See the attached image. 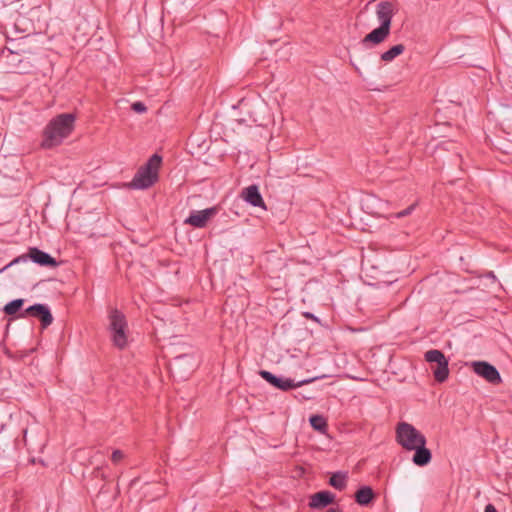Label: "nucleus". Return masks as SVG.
Listing matches in <instances>:
<instances>
[{
  "instance_id": "1",
  "label": "nucleus",
  "mask_w": 512,
  "mask_h": 512,
  "mask_svg": "<svg viewBox=\"0 0 512 512\" xmlns=\"http://www.w3.org/2000/svg\"><path fill=\"white\" fill-rule=\"evenodd\" d=\"M75 119L72 113H63L54 117L43 131L41 146L51 149L60 145L73 131Z\"/></svg>"
},
{
  "instance_id": "2",
  "label": "nucleus",
  "mask_w": 512,
  "mask_h": 512,
  "mask_svg": "<svg viewBox=\"0 0 512 512\" xmlns=\"http://www.w3.org/2000/svg\"><path fill=\"white\" fill-rule=\"evenodd\" d=\"M162 163V157L153 154L146 164L141 166L134 175L130 187L134 189H147L158 180V171Z\"/></svg>"
},
{
  "instance_id": "3",
  "label": "nucleus",
  "mask_w": 512,
  "mask_h": 512,
  "mask_svg": "<svg viewBox=\"0 0 512 512\" xmlns=\"http://www.w3.org/2000/svg\"><path fill=\"white\" fill-rule=\"evenodd\" d=\"M397 442L406 450L412 451L419 445H426L425 436L413 425L401 422L396 428Z\"/></svg>"
},
{
  "instance_id": "4",
  "label": "nucleus",
  "mask_w": 512,
  "mask_h": 512,
  "mask_svg": "<svg viewBox=\"0 0 512 512\" xmlns=\"http://www.w3.org/2000/svg\"><path fill=\"white\" fill-rule=\"evenodd\" d=\"M109 330L114 345L123 349L127 345V321L118 309H111L109 313Z\"/></svg>"
},
{
  "instance_id": "5",
  "label": "nucleus",
  "mask_w": 512,
  "mask_h": 512,
  "mask_svg": "<svg viewBox=\"0 0 512 512\" xmlns=\"http://www.w3.org/2000/svg\"><path fill=\"white\" fill-rule=\"evenodd\" d=\"M30 259L32 262L44 266V267H57L58 262L55 258H53L50 254L40 250L37 247H31L28 250L27 254L20 255L16 258H14L10 263H8L6 266H4L2 269H0V273L7 270L9 267L19 264V263H26Z\"/></svg>"
},
{
  "instance_id": "6",
  "label": "nucleus",
  "mask_w": 512,
  "mask_h": 512,
  "mask_svg": "<svg viewBox=\"0 0 512 512\" xmlns=\"http://www.w3.org/2000/svg\"><path fill=\"white\" fill-rule=\"evenodd\" d=\"M424 359L431 365L434 378L437 382H444L449 376L448 359L444 353L437 349L428 350Z\"/></svg>"
},
{
  "instance_id": "7",
  "label": "nucleus",
  "mask_w": 512,
  "mask_h": 512,
  "mask_svg": "<svg viewBox=\"0 0 512 512\" xmlns=\"http://www.w3.org/2000/svg\"><path fill=\"white\" fill-rule=\"evenodd\" d=\"M259 375L265 381H267L270 385H272L273 387H275L279 390H282V391H289L291 389L311 383L320 378V377H313V378L304 379V380L295 382L294 380H292L290 378L278 377L267 370H260Z\"/></svg>"
},
{
  "instance_id": "8",
  "label": "nucleus",
  "mask_w": 512,
  "mask_h": 512,
  "mask_svg": "<svg viewBox=\"0 0 512 512\" xmlns=\"http://www.w3.org/2000/svg\"><path fill=\"white\" fill-rule=\"evenodd\" d=\"M471 367L478 376L491 384H499L502 381L496 367L486 361H473Z\"/></svg>"
},
{
  "instance_id": "9",
  "label": "nucleus",
  "mask_w": 512,
  "mask_h": 512,
  "mask_svg": "<svg viewBox=\"0 0 512 512\" xmlns=\"http://www.w3.org/2000/svg\"><path fill=\"white\" fill-rule=\"evenodd\" d=\"M27 315L38 318L43 328H47L53 322V316L45 304L37 303L28 307L18 315V318H24Z\"/></svg>"
},
{
  "instance_id": "10",
  "label": "nucleus",
  "mask_w": 512,
  "mask_h": 512,
  "mask_svg": "<svg viewBox=\"0 0 512 512\" xmlns=\"http://www.w3.org/2000/svg\"><path fill=\"white\" fill-rule=\"evenodd\" d=\"M216 213V207H211L199 211H192L189 217L185 219L184 223L196 228H203L206 226L208 220L216 215Z\"/></svg>"
},
{
  "instance_id": "11",
  "label": "nucleus",
  "mask_w": 512,
  "mask_h": 512,
  "mask_svg": "<svg viewBox=\"0 0 512 512\" xmlns=\"http://www.w3.org/2000/svg\"><path fill=\"white\" fill-rule=\"evenodd\" d=\"M377 19L380 26L391 28V22L394 15L393 4L388 1H382L377 5L376 9Z\"/></svg>"
},
{
  "instance_id": "12",
  "label": "nucleus",
  "mask_w": 512,
  "mask_h": 512,
  "mask_svg": "<svg viewBox=\"0 0 512 512\" xmlns=\"http://www.w3.org/2000/svg\"><path fill=\"white\" fill-rule=\"evenodd\" d=\"M241 195L242 198L250 205L266 209L264 200L257 185H250L244 188Z\"/></svg>"
},
{
  "instance_id": "13",
  "label": "nucleus",
  "mask_w": 512,
  "mask_h": 512,
  "mask_svg": "<svg viewBox=\"0 0 512 512\" xmlns=\"http://www.w3.org/2000/svg\"><path fill=\"white\" fill-rule=\"evenodd\" d=\"M390 29L385 28L383 26H379L376 29L372 30L368 33L362 40L361 44L363 46H367L368 44L378 45L385 41V39L389 36Z\"/></svg>"
},
{
  "instance_id": "14",
  "label": "nucleus",
  "mask_w": 512,
  "mask_h": 512,
  "mask_svg": "<svg viewBox=\"0 0 512 512\" xmlns=\"http://www.w3.org/2000/svg\"><path fill=\"white\" fill-rule=\"evenodd\" d=\"M335 496L330 491H320L310 498L309 506L312 509H321L334 502Z\"/></svg>"
},
{
  "instance_id": "15",
  "label": "nucleus",
  "mask_w": 512,
  "mask_h": 512,
  "mask_svg": "<svg viewBox=\"0 0 512 512\" xmlns=\"http://www.w3.org/2000/svg\"><path fill=\"white\" fill-rule=\"evenodd\" d=\"M415 451L412 462L420 467L426 466L432 459L431 451L426 448V445H419L413 449Z\"/></svg>"
},
{
  "instance_id": "16",
  "label": "nucleus",
  "mask_w": 512,
  "mask_h": 512,
  "mask_svg": "<svg viewBox=\"0 0 512 512\" xmlns=\"http://www.w3.org/2000/svg\"><path fill=\"white\" fill-rule=\"evenodd\" d=\"M374 498V492L371 487L363 486L355 493V501L361 505H368Z\"/></svg>"
},
{
  "instance_id": "17",
  "label": "nucleus",
  "mask_w": 512,
  "mask_h": 512,
  "mask_svg": "<svg viewBox=\"0 0 512 512\" xmlns=\"http://www.w3.org/2000/svg\"><path fill=\"white\" fill-rule=\"evenodd\" d=\"M405 50V46L403 44H397L391 47L389 50L383 52L380 56L381 60L384 62H391L397 56L401 55Z\"/></svg>"
},
{
  "instance_id": "18",
  "label": "nucleus",
  "mask_w": 512,
  "mask_h": 512,
  "mask_svg": "<svg viewBox=\"0 0 512 512\" xmlns=\"http://www.w3.org/2000/svg\"><path fill=\"white\" fill-rule=\"evenodd\" d=\"M346 480V473L336 472L331 476L329 484L337 490H343L346 487Z\"/></svg>"
},
{
  "instance_id": "19",
  "label": "nucleus",
  "mask_w": 512,
  "mask_h": 512,
  "mask_svg": "<svg viewBox=\"0 0 512 512\" xmlns=\"http://www.w3.org/2000/svg\"><path fill=\"white\" fill-rule=\"evenodd\" d=\"M309 422L313 429L318 432L325 433L328 427L326 419L321 415H312L309 418Z\"/></svg>"
},
{
  "instance_id": "20",
  "label": "nucleus",
  "mask_w": 512,
  "mask_h": 512,
  "mask_svg": "<svg viewBox=\"0 0 512 512\" xmlns=\"http://www.w3.org/2000/svg\"><path fill=\"white\" fill-rule=\"evenodd\" d=\"M25 300L22 299V298H19V299H14L12 301H10L9 303H7L4 307H3V312L6 314V315H14L16 314L18 311L21 310L23 304H24Z\"/></svg>"
},
{
  "instance_id": "21",
  "label": "nucleus",
  "mask_w": 512,
  "mask_h": 512,
  "mask_svg": "<svg viewBox=\"0 0 512 512\" xmlns=\"http://www.w3.org/2000/svg\"><path fill=\"white\" fill-rule=\"evenodd\" d=\"M2 56L8 59V63L14 67H18L23 62V60L19 58V53L10 48H5L2 51Z\"/></svg>"
},
{
  "instance_id": "22",
  "label": "nucleus",
  "mask_w": 512,
  "mask_h": 512,
  "mask_svg": "<svg viewBox=\"0 0 512 512\" xmlns=\"http://www.w3.org/2000/svg\"><path fill=\"white\" fill-rule=\"evenodd\" d=\"M415 207H416V203H413L409 207H407L406 209H404V210H402V211H400L398 213L391 214L387 218L388 219H393V218L399 219V218L406 217V216L410 215L414 211Z\"/></svg>"
},
{
  "instance_id": "23",
  "label": "nucleus",
  "mask_w": 512,
  "mask_h": 512,
  "mask_svg": "<svg viewBox=\"0 0 512 512\" xmlns=\"http://www.w3.org/2000/svg\"><path fill=\"white\" fill-rule=\"evenodd\" d=\"M131 108L136 113H144L147 110V107L145 106V104L140 101L134 102L132 104Z\"/></svg>"
},
{
  "instance_id": "24",
  "label": "nucleus",
  "mask_w": 512,
  "mask_h": 512,
  "mask_svg": "<svg viewBox=\"0 0 512 512\" xmlns=\"http://www.w3.org/2000/svg\"><path fill=\"white\" fill-rule=\"evenodd\" d=\"M124 458V454L121 450H114L113 453H112V456H111V460L114 462V463H118L120 462L122 459Z\"/></svg>"
},
{
  "instance_id": "25",
  "label": "nucleus",
  "mask_w": 512,
  "mask_h": 512,
  "mask_svg": "<svg viewBox=\"0 0 512 512\" xmlns=\"http://www.w3.org/2000/svg\"><path fill=\"white\" fill-rule=\"evenodd\" d=\"M302 315L306 318V319H311L317 323H320V320L318 317H316L313 313L311 312H303Z\"/></svg>"
},
{
  "instance_id": "26",
  "label": "nucleus",
  "mask_w": 512,
  "mask_h": 512,
  "mask_svg": "<svg viewBox=\"0 0 512 512\" xmlns=\"http://www.w3.org/2000/svg\"><path fill=\"white\" fill-rule=\"evenodd\" d=\"M485 512H497L496 508L492 504H488L485 507Z\"/></svg>"
},
{
  "instance_id": "27",
  "label": "nucleus",
  "mask_w": 512,
  "mask_h": 512,
  "mask_svg": "<svg viewBox=\"0 0 512 512\" xmlns=\"http://www.w3.org/2000/svg\"><path fill=\"white\" fill-rule=\"evenodd\" d=\"M94 473L96 476H101L102 479H105V475L101 472V469L98 467L95 469Z\"/></svg>"
},
{
  "instance_id": "28",
  "label": "nucleus",
  "mask_w": 512,
  "mask_h": 512,
  "mask_svg": "<svg viewBox=\"0 0 512 512\" xmlns=\"http://www.w3.org/2000/svg\"><path fill=\"white\" fill-rule=\"evenodd\" d=\"M18 72H19V73H26V72H28V70H27L25 67H23V68H20V67H19Z\"/></svg>"
},
{
  "instance_id": "29",
  "label": "nucleus",
  "mask_w": 512,
  "mask_h": 512,
  "mask_svg": "<svg viewBox=\"0 0 512 512\" xmlns=\"http://www.w3.org/2000/svg\"><path fill=\"white\" fill-rule=\"evenodd\" d=\"M328 512H341L339 508H330Z\"/></svg>"
},
{
  "instance_id": "30",
  "label": "nucleus",
  "mask_w": 512,
  "mask_h": 512,
  "mask_svg": "<svg viewBox=\"0 0 512 512\" xmlns=\"http://www.w3.org/2000/svg\"><path fill=\"white\" fill-rule=\"evenodd\" d=\"M27 430H24V439L26 438Z\"/></svg>"
},
{
  "instance_id": "31",
  "label": "nucleus",
  "mask_w": 512,
  "mask_h": 512,
  "mask_svg": "<svg viewBox=\"0 0 512 512\" xmlns=\"http://www.w3.org/2000/svg\"><path fill=\"white\" fill-rule=\"evenodd\" d=\"M355 70H357V72H358L359 74H361V72H360V70L358 69V67H355Z\"/></svg>"
}]
</instances>
